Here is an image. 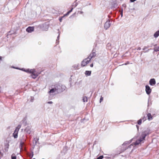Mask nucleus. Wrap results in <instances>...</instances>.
<instances>
[{"label":"nucleus","instance_id":"cd10ccee","mask_svg":"<svg viewBox=\"0 0 159 159\" xmlns=\"http://www.w3.org/2000/svg\"><path fill=\"white\" fill-rule=\"evenodd\" d=\"M147 48V47H146V46H144L143 49V50H145Z\"/></svg>","mask_w":159,"mask_h":159},{"label":"nucleus","instance_id":"e433bc0d","mask_svg":"<svg viewBox=\"0 0 159 159\" xmlns=\"http://www.w3.org/2000/svg\"><path fill=\"white\" fill-rule=\"evenodd\" d=\"M90 67H93V64H91L90 66Z\"/></svg>","mask_w":159,"mask_h":159},{"label":"nucleus","instance_id":"6e6552de","mask_svg":"<svg viewBox=\"0 0 159 159\" xmlns=\"http://www.w3.org/2000/svg\"><path fill=\"white\" fill-rule=\"evenodd\" d=\"M155 80L154 79H151L149 81V84L151 86H153L156 84Z\"/></svg>","mask_w":159,"mask_h":159},{"label":"nucleus","instance_id":"b1692460","mask_svg":"<svg viewBox=\"0 0 159 159\" xmlns=\"http://www.w3.org/2000/svg\"><path fill=\"white\" fill-rule=\"evenodd\" d=\"M34 99V98L33 97H31L30 101L31 102H33Z\"/></svg>","mask_w":159,"mask_h":159},{"label":"nucleus","instance_id":"4468645a","mask_svg":"<svg viewBox=\"0 0 159 159\" xmlns=\"http://www.w3.org/2000/svg\"><path fill=\"white\" fill-rule=\"evenodd\" d=\"M91 73V71H88L87 70L85 71V75L89 76L90 75Z\"/></svg>","mask_w":159,"mask_h":159},{"label":"nucleus","instance_id":"ea45409f","mask_svg":"<svg viewBox=\"0 0 159 159\" xmlns=\"http://www.w3.org/2000/svg\"><path fill=\"white\" fill-rule=\"evenodd\" d=\"M131 146H133V144H131L129 146V147H130Z\"/></svg>","mask_w":159,"mask_h":159},{"label":"nucleus","instance_id":"dca6fc26","mask_svg":"<svg viewBox=\"0 0 159 159\" xmlns=\"http://www.w3.org/2000/svg\"><path fill=\"white\" fill-rule=\"evenodd\" d=\"M26 71H28V72H29L30 73H32V74L34 73V70H28Z\"/></svg>","mask_w":159,"mask_h":159},{"label":"nucleus","instance_id":"4be33fe9","mask_svg":"<svg viewBox=\"0 0 159 159\" xmlns=\"http://www.w3.org/2000/svg\"><path fill=\"white\" fill-rule=\"evenodd\" d=\"M142 119H140V120H139L138 121V124L139 125H141L142 123Z\"/></svg>","mask_w":159,"mask_h":159},{"label":"nucleus","instance_id":"2f4dec72","mask_svg":"<svg viewBox=\"0 0 159 159\" xmlns=\"http://www.w3.org/2000/svg\"><path fill=\"white\" fill-rule=\"evenodd\" d=\"M121 17H122L123 16V9L122 10V11L121 13Z\"/></svg>","mask_w":159,"mask_h":159},{"label":"nucleus","instance_id":"c756f323","mask_svg":"<svg viewBox=\"0 0 159 159\" xmlns=\"http://www.w3.org/2000/svg\"><path fill=\"white\" fill-rule=\"evenodd\" d=\"M73 8H72L69 11H69V12L70 13V12L72 11V10H73Z\"/></svg>","mask_w":159,"mask_h":159},{"label":"nucleus","instance_id":"a211bd4d","mask_svg":"<svg viewBox=\"0 0 159 159\" xmlns=\"http://www.w3.org/2000/svg\"><path fill=\"white\" fill-rule=\"evenodd\" d=\"M154 50L155 52H158L159 51V47H155L154 48Z\"/></svg>","mask_w":159,"mask_h":159},{"label":"nucleus","instance_id":"72a5a7b5","mask_svg":"<svg viewBox=\"0 0 159 159\" xmlns=\"http://www.w3.org/2000/svg\"><path fill=\"white\" fill-rule=\"evenodd\" d=\"M122 6L125 7H126V5L125 4H123L122 5Z\"/></svg>","mask_w":159,"mask_h":159},{"label":"nucleus","instance_id":"4c0bfd02","mask_svg":"<svg viewBox=\"0 0 159 159\" xmlns=\"http://www.w3.org/2000/svg\"><path fill=\"white\" fill-rule=\"evenodd\" d=\"M80 14H82L83 13V11H81L80 12Z\"/></svg>","mask_w":159,"mask_h":159},{"label":"nucleus","instance_id":"473e14b6","mask_svg":"<svg viewBox=\"0 0 159 159\" xmlns=\"http://www.w3.org/2000/svg\"><path fill=\"white\" fill-rule=\"evenodd\" d=\"M137 50H140L141 49V48L140 47H139L138 48H137Z\"/></svg>","mask_w":159,"mask_h":159},{"label":"nucleus","instance_id":"9b49d317","mask_svg":"<svg viewBox=\"0 0 159 159\" xmlns=\"http://www.w3.org/2000/svg\"><path fill=\"white\" fill-rule=\"evenodd\" d=\"M25 131L28 134H30L31 131V128L30 126H27L25 129Z\"/></svg>","mask_w":159,"mask_h":159},{"label":"nucleus","instance_id":"f704fd0d","mask_svg":"<svg viewBox=\"0 0 159 159\" xmlns=\"http://www.w3.org/2000/svg\"><path fill=\"white\" fill-rule=\"evenodd\" d=\"M48 104H52V101H49L48 102Z\"/></svg>","mask_w":159,"mask_h":159},{"label":"nucleus","instance_id":"a878e982","mask_svg":"<svg viewBox=\"0 0 159 159\" xmlns=\"http://www.w3.org/2000/svg\"><path fill=\"white\" fill-rule=\"evenodd\" d=\"M70 14V13L69 12V11H68L66 14L65 15H64V16H66Z\"/></svg>","mask_w":159,"mask_h":159},{"label":"nucleus","instance_id":"bb28decb","mask_svg":"<svg viewBox=\"0 0 159 159\" xmlns=\"http://www.w3.org/2000/svg\"><path fill=\"white\" fill-rule=\"evenodd\" d=\"M63 17H64V16H63L62 17H61V18L59 19V21H60V22H61V21L62 20V18H63Z\"/></svg>","mask_w":159,"mask_h":159},{"label":"nucleus","instance_id":"423d86ee","mask_svg":"<svg viewBox=\"0 0 159 159\" xmlns=\"http://www.w3.org/2000/svg\"><path fill=\"white\" fill-rule=\"evenodd\" d=\"M145 91L147 94H149L151 92L152 90L148 85L145 86Z\"/></svg>","mask_w":159,"mask_h":159},{"label":"nucleus","instance_id":"c85d7f7f","mask_svg":"<svg viewBox=\"0 0 159 159\" xmlns=\"http://www.w3.org/2000/svg\"><path fill=\"white\" fill-rule=\"evenodd\" d=\"M136 0H130V2H134V1H135Z\"/></svg>","mask_w":159,"mask_h":159},{"label":"nucleus","instance_id":"393cba45","mask_svg":"<svg viewBox=\"0 0 159 159\" xmlns=\"http://www.w3.org/2000/svg\"><path fill=\"white\" fill-rule=\"evenodd\" d=\"M103 97H102V96H101L100 100V102H101L103 100Z\"/></svg>","mask_w":159,"mask_h":159},{"label":"nucleus","instance_id":"f03ea898","mask_svg":"<svg viewBox=\"0 0 159 159\" xmlns=\"http://www.w3.org/2000/svg\"><path fill=\"white\" fill-rule=\"evenodd\" d=\"M57 91V93H60L64 91L66 89V87L61 84H56L54 85Z\"/></svg>","mask_w":159,"mask_h":159},{"label":"nucleus","instance_id":"79ce46f5","mask_svg":"<svg viewBox=\"0 0 159 159\" xmlns=\"http://www.w3.org/2000/svg\"><path fill=\"white\" fill-rule=\"evenodd\" d=\"M154 46H157V44H155L154 45Z\"/></svg>","mask_w":159,"mask_h":159},{"label":"nucleus","instance_id":"2eb2a0df","mask_svg":"<svg viewBox=\"0 0 159 159\" xmlns=\"http://www.w3.org/2000/svg\"><path fill=\"white\" fill-rule=\"evenodd\" d=\"M148 119L149 120H150L152 119V116L150 113H148L147 115Z\"/></svg>","mask_w":159,"mask_h":159},{"label":"nucleus","instance_id":"39448f33","mask_svg":"<svg viewBox=\"0 0 159 159\" xmlns=\"http://www.w3.org/2000/svg\"><path fill=\"white\" fill-rule=\"evenodd\" d=\"M90 61V60L88 58V57L82 61V65L83 66H85Z\"/></svg>","mask_w":159,"mask_h":159},{"label":"nucleus","instance_id":"c9c22d12","mask_svg":"<svg viewBox=\"0 0 159 159\" xmlns=\"http://www.w3.org/2000/svg\"><path fill=\"white\" fill-rule=\"evenodd\" d=\"M2 57L1 56L0 57V61L2 60Z\"/></svg>","mask_w":159,"mask_h":159},{"label":"nucleus","instance_id":"1a4fd4ad","mask_svg":"<svg viewBox=\"0 0 159 159\" xmlns=\"http://www.w3.org/2000/svg\"><path fill=\"white\" fill-rule=\"evenodd\" d=\"M96 55V53L95 52L93 51V50L92 53H91L89 56L88 57V58L90 60L93 57H95Z\"/></svg>","mask_w":159,"mask_h":159},{"label":"nucleus","instance_id":"ddd939ff","mask_svg":"<svg viewBox=\"0 0 159 159\" xmlns=\"http://www.w3.org/2000/svg\"><path fill=\"white\" fill-rule=\"evenodd\" d=\"M38 74L34 73L32 74L31 77L35 79L37 77V76H38Z\"/></svg>","mask_w":159,"mask_h":159},{"label":"nucleus","instance_id":"6ab92c4d","mask_svg":"<svg viewBox=\"0 0 159 159\" xmlns=\"http://www.w3.org/2000/svg\"><path fill=\"white\" fill-rule=\"evenodd\" d=\"M87 97H83V101L84 102H87Z\"/></svg>","mask_w":159,"mask_h":159},{"label":"nucleus","instance_id":"9d476101","mask_svg":"<svg viewBox=\"0 0 159 159\" xmlns=\"http://www.w3.org/2000/svg\"><path fill=\"white\" fill-rule=\"evenodd\" d=\"M34 30V27L29 26L26 29V31L29 33H31Z\"/></svg>","mask_w":159,"mask_h":159},{"label":"nucleus","instance_id":"20e7f679","mask_svg":"<svg viewBox=\"0 0 159 159\" xmlns=\"http://www.w3.org/2000/svg\"><path fill=\"white\" fill-rule=\"evenodd\" d=\"M111 25V21L109 20H108L104 24V27L105 29L106 30L107 29L110 27Z\"/></svg>","mask_w":159,"mask_h":159},{"label":"nucleus","instance_id":"0eeeda50","mask_svg":"<svg viewBox=\"0 0 159 159\" xmlns=\"http://www.w3.org/2000/svg\"><path fill=\"white\" fill-rule=\"evenodd\" d=\"M54 93H55V94H57V91L56 90V89L55 87L54 86V87L52 88L50 90V91L48 92V93L50 95L53 94H52Z\"/></svg>","mask_w":159,"mask_h":159},{"label":"nucleus","instance_id":"a19ab883","mask_svg":"<svg viewBox=\"0 0 159 159\" xmlns=\"http://www.w3.org/2000/svg\"><path fill=\"white\" fill-rule=\"evenodd\" d=\"M77 5L76 4L75 5V7L76 6H77Z\"/></svg>","mask_w":159,"mask_h":159},{"label":"nucleus","instance_id":"f257e3e1","mask_svg":"<svg viewBox=\"0 0 159 159\" xmlns=\"http://www.w3.org/2000/svg\"><path fill=\"white\" fill-rule=\"evenodd\" d=\"M148 134L149 131L148 130H142V132L140 134V136L139 139L134 143V144L135 145H139L140 143L145 139V137Z\"/></svg>","mask_w":159,"mask_h":159},{"label":"nucleus","instance_id":"58836bf2","mask_svg":"<svg viewBox=\"0 0 159 159\" xmlns=\"http://www.w3.org/2000/svg\"><path fill=\"white\" fill-rule=\"evenodd\" d=\"M146 47H147V48H148L150 47V46H146Z\"/></svg>","mask_w":159,"mask_h":159},{"label":"nucleus","instance_id":"aec40b11","mask_svg":"<svg viewBox=\"0 0 159 159\" xmlns=\"http://www.w3.org/2000/svg\"><path fill=\"white\" fill-rule=\"evenodd\" d=\"M116 1H115V2H114L112 4V6L114 7H116L117 6V4L116 2Z\"/></svg>","mask_w":159,"mask_h":159},{"label":"nucleus","instance_id":"f3484780","mask_svg":"<svg viewBox=\"0 0 159 159\" xmlns=\"http://www.w3.org/2000/svg\"><path fill=\"white\" fill-rule=\"evenodd\" d=\"M11 159H16V156L14 153H13L11 156Z\"/></svg>","mask_w":159,"mask_h":159},{"label":"nucleus","instance_id":"7c9ffc66","mask_svg":"<svg viewBox=\"0 0 159 159\" xmlns=\"http://www.w3.org/2000/svg\"><path fill=\"white\" fill-rule=\"evenodd\" d=\"M59 34L58 36L57 37V39L56 40V43H57V40H59Z\"/></svg>","mask_w":159,"mask_h":159},{"label":"nucleus","instance_id":"7ed1b4c3","mask_svg":"<svg viewBox=\"0 0 159 159\" xmlns=\"http://www.w3.org/2000/svg\"><path fill=\"white\" fill-rule=\"evenodd\" d=\"M21 127V125H18V126L16 128L13 134V137L15 138H17L18 137V132L20 129V128Z\"/></svg>","mask_w":159,"mask_h":159},{"label":"nucleus","instance_id":"f8f14e48","mask_svg":"<svg viewBox=\"0 0 159 159\" xmlns=\"http://www.w3.org/2000/svg\"><path fill=\"white\" fill-rule=\"evenodd\" d=\"M155 38H157L159 36V30L156 32L153 35Z\"/></svg>","mask_w":159,"mask_h":159},{"label":"nucleus","instance_id":"c03bdc74","mask_svg":"<svg viewBox=\"0 0 159 159\" xmlns=\"http://www.w3.org/2000/svg\"><path fill=\"white\" fill-rule=\"evenodd\" d=\"M33 159H35V158H34Z\"/></svg>","mask_w":159,"mask_h":159},{"label":"nucleus","instance_id":"5701e85b","mask_svg":"<svg viewBox=\"0 0 159 159\" xmlns=\"http://www.w3.org/2000/svg\"><path fill=\"white\" fill-rule=\"evenodd\" d=\"M103 156L102 155L98 157L97 159H102L103 158Z\"/></svg>","mask_w":159,"mask_h":159},{"label":"nucleus","instance_id":"37998d69","mask_svg":"<svg viewBox=\"0 0 159 159\" xmlns=\"http://www.w3.org/2000/svg\"><path fill=\"white\" fill-rule=\"evenodd\" d=\"M148 50H148V51H147V52H148ZM146 52H147V51H146Z\"/></svg>","mask_w":159,"mask_h":159},{"label":"nucleus","instance_id":"412c9836","mask_svg":"<svg viewBox=\"0 0 159 159\" xmlns=\"http://www.w3.org/2000/svg\"><path fill=\"white\" fill-rule=\"evenodd\" d=\"M39 139H34V140L33 143L36 144L37 141Z\"/></svg>","mask_w":159,"mask_h":159}]
</instances>
